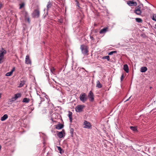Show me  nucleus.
<instances>
[{"label":"nucleus","instance_id":"obj_18","mask_svg":"<svg viewBox=\"0 0 156 156\" xmlns=\"http://www.w3.org/2000/svg\"><path fill=\"white\" fill-rule=\"evenodd\" d=\"M107 28L105 27L101 29L100 31V34H103L106 32L107 30Z\"/></svg>","mask_w":156,"mask_h":156},{"label":"nucleus","instance_id":"obj_33","mask_svg":"<svg viewBox=\"0 0 156 156\" xmlns=\"http://www.w3.org/2000/svg\"><path fill=\"white\" fill-rule=\"evenodd\" d=\"M152 19L153 20L156 21V14H154L153 15Z\"/></svg>","mask_w":156,"mask_h":156},{"label":"nucleus","instance_id":"obj_4","mask_svg":"<svg viewBox=\"0 0 156 156\" xmlns=\"http://www.w3.org/2000/svg\"><path fill=\"white\" fill-rule=\"evenodd\" d=\"M84 107L85 106L84 105H78L76 107L75 110L77 112H80L83 111Z\"/></svg>","mask_w":156,"mask_h":156},{"label":"nucleus","instance_id":"obj_17","mask_svg":"<svg viewBox=\"0 0 156 156\" xmlns=\"http://www.w3.org/2000/svg\"><path fill=\"white\" fill-rule=\"evenodd\" d=\"M14 70H15V68H13L12 69L11 71L10 72H8L6 73V74H5L6 76H11L12 75V74L13 72L14 71Z\"/></svg>","mask_w":156,"mask_h":156},{"label":"nucleus","instance_id":"obj_42","mask_svg":"<svg viewBox=\"0 0 156 156\" xmlns=\"http://www.w3.org/2000/svg\"><path fill=\"white\" fill-rule=\"evenodd\" d=\"M154 28H156V24L155 25Z\"/></svg>","mask_w":156,"mask_h":156},{"label":"nucleus","instance_id":"obj_16","mask_svg":"<svg viewBox=\"0 0 156 156\" xmlns=\"http://www.w3.org/2000/svg\"><path fill=\"white\" fill-rule=\"evenodd\" d=\"M134 12L137 15H140L142 13V11L141 10H135Z\"/></svg>","mask_w":156,"mask_h":156},{"label":"nucleus","instance_id":"obj_14","mask_svg":"<svg viewBox=\"0 0 156 156\" xmlns=\"http://www.w3.org/2000/svg\"><path fill=\"white\" fill-rule=\"evenodd\" d=\"M147 70V69L146 67L142 66L140 68V71L142 73H144L146 72Z\"/></svg>","mask_w":156,"mask_h":156},{"label":"nucleus","instance_id":"obj_12","mask_svg":"<svg viewBox=\"0 0 156 156\" xmlns=\"http://www.w3.org/2000/svg\"><path fill=\"white\" fill-rule=\"evenodd\" d=\"M63 133H65V130L63 129L61 131L59 132L57 135L59 138H61L63 136Z\"/></svg>","mask_w":156,"mask_h":156},{"label":"nucleus","instance_id":"obj_13","mask_svg":"<svg viewBox=\"0 0 156 156\" xmlns=\"http://www.w3.org/2000/svg\"><path fill=\"white\" fill-rule=\"evenodd\" d=\"M63 126V125L61 124H58L56 126L55 128L58 129H59L62 128Z\"/></svg>","mask_w":156,"mask_h":156},{"label":"nucleus","instance_id":"obj_40","mask_svg":"<svg viewBox=\"0 0 156 156\" xmlns=\"http://www.w3.org/2000/svg\"><path fill=\"white\" fill-rule=\"evenodd\" d=\"M90 39H91L92 40H93L94 39V38H93V37H92V36H90Z\"/></svg>","mask_w":156,"mask_h":156},{"label":"nucleus","instance_id":"obj_29","mask_svg":"<svg viewBox=\"0 0 156 156\" xmlns=\"http://www.w3.org/2000/svg\"><path fill=\"white\" fill-rule=\"evenodd\" d=\"M23 14L25 16V18L29 16L27 12L26 11H24L23 12Z\"/></svg>","mask_w":156,"mask_h":156},{"label":"nucleus","instance_id":"obj_23","mask_svg":"<svg viewBox=\"0 0 156 156\" xmlns=\"http://www.w3.org/2000/svg\"><path fill=\"white\" fill-rule=\"evenodd\" d=\"M25 81L24 80H21L19 85V87H23L25 84Z\"/></svg>","mask_w":156,"mask_h":156},{"label":"nucleus","instance_id":"obj_43","mask_svg":"<svg viewBox=\"0 0 156 156\" xmlns=\"http://www.w3.org/2000/svg\"><path fill=\"white\" fill-rule=\"evenodd\" d=\"M77 6H78V7H79V4H78L77 5Z\"/></svg>","mask_w":156,"mask_h":156},{"label":"nucleus","instance_id":"obj_45","mask_svg":"<svg viewBox=\"0 0 156 156\" xmlns=\"http://www.w3.org/2000/svg\"><path fill=\"white\" fill-rule=\"evenodd\" d=\"M1 146L0 145V150H1Z\"/></svg>","mask_w":156,"mask_h":156},{"label":"nucleus","instance_id":"obj_39","mask_svg":"<svg viewBox=\"0 0 156 156\" xmlns=\"http://www.w3.org/2000/svg\"><path fill=\"white\" fill-rule=\"evenodd\" d=\"M46 76L48 77H49V74H48V73H46Z\"/></svg>","mask_w":156,"mask_h":156},{"label":"nucleus","instance_id":"obj_2","mask_svg":"<svg viewBox=\"0 0 156 156\" xmlns=\"http://www.w3.org/2000/svg\"><path fill=\"white\" fill-rule=\"evenodd\" d=\"M80 100L83 103L85 102L87 99V94L84 93H82L79 97Z\"/></svg>","mask_w":156,"mask_h":156},{"label":"nucleus","instance_id":"obj_21","mask_svg":"<svg viewBox=\"0 0 156 156\" xmlns=\"http://www.w3.org/2000/svg\"><path fill=\"white\" fill-rule=\"evenodd\" d=\"M97 85L96 87H98V88H101L102 87V85L100 83L99 81L98 80L96 82Z\"/></svg>","mask_w":156,"mask_h":156},{"label":"nucleus","instance_id":"obj_31","mask_svg":"<svg viewBox=\"0 0 156 156\" xmlns=\"http://www.w3.org/2000/svg\"><path fill=\"white\" fill-rule=\"evenodd\" d=\"M103 59H106L108 61H109L110 59L109 56H107L103 57L102 58Z\"/></svg>","mask_w":156,"mask_h":156},{"label":"nucleus","instance_id":"obj_44","mask_svg":"<svg viewBox=\"0 0 156 156\" xmlns=\"http://www.w3.org/2000/svg\"><path fill=\"white\" fill-rule=\"evenodd\" d=\"M1 94H0V98H1Z\"/></svg>","mask_w":156,"mask_h":156},{"label":"nucleus","instance_id":"obj_36","mask_svg":"<svg viewBox=\"0 0 156 156\" xmlns=\"http://www.w3.org/2000/svg\"><path fill=\"white\" fill-rule=\"evenodd\" d=\"M74 129L73 128H71L70 130V133L71 134V135H73V134Z\"/></svg>","mask_w":156,"mask_h":156},{"label":"nucleus","instance_id":"obj_24","mask_svg":"<svg viewBox=\"0 0 156 156\" xmlns=\"http://www.w3.org/2000/svg\"><path fill=\"white\" fill-rule=\"evenodd\" d=\"M50 71L52 74H55V69L53 67H51L50 68Z\"/></svg>","mask_w":156,"mask_h":156},{"label":"nucleus","instance_id":"obj_32","mask_svg":"<svg viewBox=\"0 0 156 156\" xmlns=\"http://www.w3.org/2000/svg\"><path fill=\"white\" fill-rule=\"evenodd\" d=\"M4 57L0 56V64H1L3 62V59H4Z\"/></svg>","mask_w":156,"mask_h":156},{"label":"nucleus","instance_id":"obj_22","mask_svg":"<svg viewBox=\"0 0 156 156\" xmlns=\"http://www.w3.org/2000/svg\"><path fill=\"white\" fill-rule=\"evenodd\" d=\"M30 101V99L27 98H25L23 99L22 102L24 103H28Z\"/></svg>","mask_w":156,"mask_h":156},{"label":"nucleus","instance_id":"obj_3","mask_svg":"<svg viewBox=\"0 0 156 156\" xmlns=\"http://www.w3.org/2000/svg\"><path fill=\"white\" fill-rule=\"evenodd\" d=\"M40 11L38 8L35 9L32 14V16L34 18H38L40 16Z\"/></svg>","mask_w":156,"mask_h":156},{"label":"nucleus","instance_id":"obj_35","mask_svg":"<svg viewBox=\"0 0 156 156\" xmlns=\"http://www.w3.org/2000/svg\"><path fill=\"white\" fill-rule=\"evenodd\" d=\"M24 3H22L21 4H20V7L19 9H21L23 7H24Z\"/></svg>","mask_w":156,"mask_h":156},{"label":"nucleus","instance_id":"obj_28","mask_svg":"<svg viewBox=\"0 0 156 156\" xmlns=\"http://www.w3.org/2000/svg\"><path fill=\"white\" fill-rule=\"evenodd\" d=\"M142 5L143 6V5L142 4H140V5H138L135 9V10H140L141 6H140Z\"/></svg>","mask_w":156,"mask_h":156},{"label":"nucleus","instance_id":"obj_15","mask_svg":"<svg viewBox=\"0 0 156 156\" xmlns=\"http://www.w3.org/2000/svg\"><path fill=\"white\" fill-rule=\"evenodd\" d=\"M123 69L127 73L129 72V69L128 65L127 64H125L123 66Z\"/></svg>","mask_w":156,"mask_h":156},{"label":"nucleus","instance_id":"obj_10","mask_svg":"<svg viewBox=\"0 0 156 156\" xmlns=\"http://www.w3.org/2000/svg\"><path fill=\"white\" fill-rule=\"evenodd\" d=\"M25 63L27 64H31V61L29 58V56L28 55L26 56L25 58Z\"/></svg>","mask_w":156,"mask_h":156},{"label":"nucleus","instance_id":"obj_34","mask_svg":"<svg viewBox=\"0 0 156 156\" xmlns=\"http://www.w3.org/2000/svg\"><path fill=\"white\" fill-rule=\"evenodd\" d=\"M26 20H27L29 23H30V20L29 16L25 18Z\"/></svg>","mask_w":156,"mask_h":156},{"label":"nucleus","instance_id":"obj_9","mask_svg":"<svg viewBox=\"0 0 156 156\" xmlns=\"http://www.w3.org/2000/svg\"><path fill=\"white\" fill-rule=\"evenodd\" d=\"M127 4L129 6L134 5L136 6L137 5V3L136 2L131 1H128Z\"/></svg>","mask_w":156,"mask_h":156},{"label":"nucleus","instance_id":"obj_37","mask_svg":"<svg viewBox=\"0 0 156 156\" xmlns=\"http://www.w3.org/2000/svg\"><path fill=\"white\" fill-rule=\"evenodd\" d=\"M124 78V74H122L121 75V81H122L123 79Z\"/></svg>","mask_w":156,"mask_h":156},{"label":"nucleus","instance_id":"obj_20","mask_svg":"<svg viewBox=\"0 0 156 156\" xmlns=\"http://www.w3.org/2000/svg\"><path fill=\"white\" fill-rule=\"evenodd\" d=\"M72 112H69L68 114V116L69 118L70 122H72Z\"/></svg>","mask_w":156,"mask_h":156},{"label":"nucleus","instance_id":"obj_19","mask_svg":"<svg viewBox=\"0 0 156 156\" xmlns=\"http://www.w3.org/2000/svg\"><path fill=\"white\" fill-rule=\"evenodd\" d=\"M8 115L7 114H5L1 117V120L2 121H5L8 118Z\"/></svg>","mask_w":156,"mask_h":156},{"label":"nucleus","instance_id":"obj_8","mask_svg":"<svg viewBox=\"0 0 156 156\" xmlns=\"http://www.w3.org/2000/svg\"><path fill=\"white\" fill-rule=\"evenodd\" d=\"M6 51L3 48H2L0 50V56L4 57V55L6 54Z\"/></svg>","mask_w":156,"mask_h":156},{"label":"nucleus","instance_id":"obj_38","mask_svg":"<svg viewBox=\"0 0 156 156\" xmlns=\"http://www.w3.org/2000/svg\"><path fill=\"white\" fill-rule=\"evenodd\" d=\"M2 6H3V5L2 4V3H0V8H2Z\"/></svg>","mask_w":156,"mask_h":156},{"label":"nucleus","instance_id":"obj_6","mask_svg":"<svg viewBox=\"0 0 156 156\" xmlns=\"http://www.w3.org/2000/svg\"><path fill=\"white\" fill-rule=\"evenodd\" d=\"M88 97L89 98V100L93 102L94 100V95L93 93L91 91H90L88 95Z\"/></svg>","mask_w":156,"mask_h":156},{"label":"nucleus","instance_id":"obj_26","mask_svg":"<svg viewBox=\"0 0 156 156\" xmlns=\"http://www.w3.org/2000/svg\"><path fill=\"white\" fill-rule=\"evenodd\" d=\"M57 147L58 148V151H59V152L60 153L62 154V153L64 152V151H63L60 147L57 146Z\"/></svg>","mask_w":156,"mask_h":156},{"label":"nucleus","instance_id":"obj_30","mask_svg":"<svg viewBox=\"0 0 156 156\" xmlns=\"http://www.w3.org/2000/svg\"><path fill=\"white\" fill-rule=\"evenodd\" d=\"M117 52V51H111V52H110L108 54V55H112L114 53H116Z\"/></svg>","mask_w":156,"mask_h":156},{"label":"nucleus","instance_id":"obj_46","mask_svg":"<svg viewBox=\"0 0 156 156\" xmlns=\"http://www.w3.org/2000/svg\"><path fill=\"white\" fill-rule=\"evenodd\" d=\"M1 9V8H0V9Z\"/></svg>","mask_w":156,"mask_h":156},{"label":"nucleus","instance_id":"obj_5","mask_svg":"<svg viewBox=\"0 0 156 156\" xmlns=\"http://www.w3.org/2000/svg\"><path fill=\"white\" fill-rule=\"evenodd\" d=\"M83 127L85 128L90 129L91 128V125L88 122L85 120L83 122Z\"/></svg>","mask_w":156,"mask_h":156},{"label":"nucleus","instance_id":"obj_27","mask_svg":"<svg viewBox=\"0 0 156 156\" xmlns=\"http://www.w3.org/2000/svg\"><path fill=\"white\" fill-rule=\"evenodd\" d=\"M135 20L137 22L139 23H141L142 22V20L140 18H136Z\"/></svg>","mask_w":156,"mask_h":156},{"label":"nucleus","instance_id":"obj_1","mask_svg":"<svg viewBox=\"0 0 156 156\" xmlns=\"http://www.w3.org/2000/svg\"><path fill=\"white\" fill-rule=\"evenodd\" d=\"M80 49L81 50L82 54L84 56H87L88 55V47L85 44H82L80 46Z\"/></svg>","mask_w":156,"mask_h":156},{"label":"nucleus","instance_id":"obj_11","mask_svg":"<svg viewBox=\"0 0 156 156\" xmlns=\"http://www.w3.org/2000/svg\"><path fill=\"white\" fill-rule=\"evenodd\" d=\"M52 5V2L49 1L47 3L46 6V10L48 11L49 9L51 8Z\"/></svg>","mask_w":156,"mask_h":156},{"label":"nucleus","instance_id":"obj_7","mask_svg":"<svg viewBox=\"0 0 156 156\" xmlns=\"http://www.w3.org/2000/svg\"><path fill=\"white\" fill-rule=\"evenodd\" d=\"M21 94L20 93H17L15 94L14 96L12 98V100L14 101L17 98H20L21 97Z\"/></svg>","mask_w":156,"mask_h":156},{"label":"nucleus","instance_id":"obj_41","mask_svg":"<svg viewBox=\"0 0 156 156\" xmlns=\"http://www.w3.org/2000/svg\"><path fill=\"white\" fill-rule=\"evenodd\" d=\"M130 98V97L129 98V99H127V100H126V101H128V100H129V99Z\"/></svg>","mask_w":156,"mask_h":156},{"label":"nucleus","instance_id":"obj_25","mask_svg":"<svg viewBox=\"0 0 156 156\" xmlns=\"http://www.w3.org/2000/svg\"><path fill=\"white\" fill-rule=\"evenodd\" d=\"M130 128L134 132H136L137 131V129L136 127L131 126Z\"/></svg>","mask_w":156,"mask_h":156}]
</instances>
